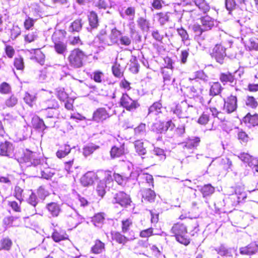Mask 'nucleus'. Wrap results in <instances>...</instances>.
Wrapping results in <instances>:
<instances>
[{
	"instance_id": "f257e3e1",
	"label": "nucleus",
	"mask_w": 258,
	"mask_h": 258,
	"mask_svg": "<svg viewBox=\"0 0 258 258\" xmlns=\"http://www.w3.org/2000/svg\"><path fill=\"white\" fill-rule=\"evenodd\" d=\"M87 55L85 51L79 47L71 50L67 57L69 65L72 68L80 69L85 65Z\"/></svg>"
},
{
	"instance_id": "f03ea898",
	"label": "nucleus",
	"mask_w": 258,
	"mask_h": 258,
	"mask_svg": "<svg viewBox=\"0 0 258 258\" xmlns=\"http://www.w3.org/2000/svg\"><path fill=\"white\" fill-rule=\"evenodd\" d=\"M66 35V32L64 30H59L55 31L52 35L51 39L54 44L53 48L58 54L63 55L67 51V44L63 41Z\"/></svg>"
},
{
	"instance_id": "7ed1b4c3",
	"label": "nucleus",
	"mask_w": 258,
	"mask_h": 258,
	"mask_svg": "<svg viewBox=\"0 0 258 258\" xmlns=\"http://www.w3.org/2000/svg\"><path fill=\"white\" fill-rule=\"evenodd\" d=\"M113 184V180L111 172L108 171L105 177L97 182L96 185L95 191L97 196L101 199L103 198Z\"/></svg>"
},
{
	"instance_id": "20e7f679",
	"label": "nucleus",
	"mask_w": 258,
	"mask_h": 258,
	"mask_svg": "<svg viewBox=\"0 0 258 258\" xmlns=\"http://www.w3.org/2000/svg\"><path fill=\"white\" fill-rule=\"evenodd\" d=\"M18 161L21 163H26L29 166H36L41 164V159L38 154L29 149H26L18 157Z\"/></svg>"
},
{
	"instance_id": "39448f33",
	"label": "nucleus",
	"mask_w": 258,
	"mask_h": 258,
	"mask_svg": "<svg viewBox=\"0 0 258 258\" xmlns=\"http://www.w3.org/2000/svg\"><path fill=\"white\" fill-rule=\"evenodd\" d=\"M119 106L128 111H134L140 107L137 99H133L128 94H122L119 101Z\"/></svg>"
},
{
	"instance_id": "423d86ee",
	"label": "nucleus",
	"mask_w": 258,
	"mask_h": 258,
	"mask_svg": "<svg viewBox=\"0 0 258 258\" xmlns=\"http://www.w3.org/2000/svg\"><path fill=\"white\" fill-rule=\"evenodd\" d=\"M115 203L119 204L122 207L134 209L136 207L131 201L129 195L123 191L116 193L113 197Z\"/></svg>"
},
{
	"instance_id": "0eeeda50",
	"label": "nucleus",
	"mask_w": 258,
	"mask_h": 258,
	"mask_svg": "<svg viewBox=\"0 0 258 258\" xmlns=\"http://www.w3.org/2000/svg\"><path fill=\"white\" fill-rule=\"evenodd\" d=\"M111 106L106 104L104 106L97 108L93 114L92 120L97 122H102L109 118L111 114Z\"/></svg>"
},
{
	"instance_id": "6e6552de",
	"label": "nucleus",
	"mask_w": 258,
	"mask_h": 258,
	"mask_svg": "<svg viewBox=\"0 0 258 258\" xmlns=\"http://www.w3.org/2000/svg\"><path fill=\"white\" fill-rule=\"evenodd\" d=\"M189 108L190 106L186 101H182L178 103L174 108H172L171 111L179 118H187L190 116L191 113Z\"/></svg>"
},
{
	"instance_id": "1a4fd4ad",
	"label": "nucleus",
	"mask_w": 258,
	"mask_h": 258,
	"mask_svg": "<svg viewBox=\"0 0 258 258\" xmlns=\"http://www.w3.org/2000/svg\"><path fill=\"white\" fill-rule=\"evenodd\" d=\"M223 109L228 114L235 112L238 107L237 98L233 94L223 99Z\"/></svg>"
},
{
	"instance_id": "9d476101",
	"label": "nucleus",
	"mask_w": 258,
	"mask_h": 258,
	"mask_svg": "<svg viewBox=\"0 0 258 258\" xmlns=\"http://www.w3.org/2000/svg\"><path fill=\"white\" fill-rule=\"evenodd\" d=\"M15 146L8 141L0 143V155L8 157H12L14 155Z\"/></svg>"
},
{
	"instance_id": "9b49d317",
	"label": "nucleus",
	"mask_w": 258,
	"mask_h": 258,
	"mask_svg": "<svg viewBox=\"0 0 258 258\" xmlns=\"http://www.w3.org/2000/svg\"><path fill=\"white\" fill-rule=\"evenodd\" d=\"M205 82L204 81H196L193 85L190 87V92L194 97L200 98L203 99V95L206 90L205 89Z\"/></svg>"
},
{
	"instance_id": "f8f14e48",
	"label": "nucleus",
	"mask_w": 258,
	"mask_h": 258,
	"mask_svg": "<svg viewBox=\"0 0 258 258\" xmlns=\"http://www.w3.org/2000/svg\"><path fill=\"white\" fill-rule=\"evenodd\" d=\"M211 55L217 62L222 63L226 56L225 48L221 44H216L212 49Z\"/></svg>"
},
{
	"instance_id": "ddd939ff",
	"label": "nucleus",
	"mask_w": 258,
	"mask_h": 258,
	"mask_svg": "<svg viewBox=\"0 0 258 258\" xmlns=\"http://www.w3.org/2000/svg\"><path fill=\"white\" fill-rule=\"evenodd\" d=\"M125 154V144L124 143H119L112 146L110 151V155L111 159L118 158Z\"/></svg>"
},
{
	"instance_id": "4468645a",
	"label": "nucleus",
	"mask_w": 258,
	"mask_h": 258,
	"mask_svg": "<svg viewBox=\"0 0 258 258\" xmlns=\"http://www.w3.org/2000/svg\"><path fill=\"white\" fill-rule=\"evenodd\" d=\"M237 71L234 73H230L229 72L221 73L219 75V80L220 82L224 85L227 84H236V79L235 76V74Z\"/></svg>"
},
{
	"instance_id": "2eb2a0df",
	"label": "nucleus",
	"mask_w": 258,
	"mask_h": 258,
	"mask_svg": "<svg viewBox=\"0 0 258 258\" xmlns=\"http://www.w3.org/2000/svg\"><path fill=\"white\" fill-rule=\"evenodd\" d=\"M141 192L142 200L149 202H153L155 201L156 195L155 191L151 189V187L142 188Z\"/></svg>"
},
{
	"instance_id": "dca6fc26",
	"label": "nucleus",
	"mask_w": 258,
	"mask_h": 258,
	"mask_svg": "<svg viewBox=\"0 0 258 258\" xmlns=\"http://www.w3.org/2000/svg\"><path fill=\"white\" fill-rule=\"evenodd\" d=\"M202 26L205 30H211L215 26V20L208 15H205L200 18Z\"/></svg>"
},
{
	"instance_id": "f3484780",
	"label": "nucleus",
	"mask_w": 258,
	"mask_h": 258,
	"mask_svg": "<svg viewBox=\"0 0 258 258\" xmlns=\"http://www.w3.org/2000/svg\"><path fill=\"white\" fill-rule=\"evenodd\" d=\"M96 174L92 171L86 173L80 179V182L84 186H88L93 184Z\"/></svg>"
},
{
	"instance_id": "a211bd4d",
	"label": "nucleus",
	"mask_w": 258,
	"mask_h": 258,
	"mask_svg": "<svg viewBox=\"0 0 258 258\" xmlns=\"http://www.w3.org/2000/svg\"><path fill=\"white\" fill-rule=\"evenodd\" d=\"M243 121L245 124L249 126H254L258 125V114H251L248 113L243 118Z\"/></svg>"
},
{
	"instance_id": "6ab92c4d",
	"label": "nucleus",
	"mask_w": 258,
	"mask_h": 258,
	"mask_svg": "<svg viewBox=\"0 0 258 258\" xmlns=\"http://www.w3.org/2000/svg\"><path fill=\"white\" fill-rule=\"evenodd\" d=\"M19 98L16 94H12L8 97L4 101L6 108H13L18 104Z\"/></svg>"
},
{
	"instance_id": "aec40b11",
	"label": "nucleus",
	"mask_w": 258,
	"mask_h": 258,
	"mask_svg": "<svg viewBox=\"0 0 258 258\" xmlns=\"http://www.w3.org/2000/svg\"><path fill=\"white\" fill-rule=\"evenodd\" d=\"M142 180L141 186L142 188L147 187H154V178L153 176L149 173H143L142 175Z\"/></svg>"
},
{
	"instance_id": "412c9836",
	"label": "nucleus",
	"mask_w": 258,
	"mask_h": 258,
	"mask_svg": "<svg viewBox=\"0 0 258 258\" xmlns=\"http://www.w3.org/2000/svg\"><path fill=\"white\" fill-rule=\"evenodd\" d=\"M88 19L90 26L92 29L97 28L99 26V19L97 13L91 11L89 12L88 16Z\"/></svg>"
},
{
	"instance_id": "4be33fe9",
	"label": "nucleus",
	"mask_w": 258,
	"mask_h": 258,
	"mask_svg": "<svg viewBox=\"0 0 258 258\" xmlns=\"http://www.w3.org/2000/svg\"><path fill=\"white\" fill-rule=\"evenodd\" d=\"M200 142L201 139L199 137H195L189 138L184 143V147L187 149L197 148L199 146Z\"/></svg>"
},
{
	"instance_id": "5701e85b",
	"label": "nucleus",
	"mask_w": 258,
	"mask_h": 258,
	"mask_svg": "<svg viewBox=\"0 0 258 258\" xmlns=\"http://www.w3.org/2000/svg\"><path fill=\"white\" fill-rule=\"evenodd\" d=\"M258 249L257 244L251 243L245 247L240 248V253L242 254L251 255L254 253Z\"/></svg>"
},
{
	"instance_id": "b1692460",
	"label": "nucleus",
	"mask_w": 258,
	"mask_h": 258,
	"mask_svg": "<svg viewBox=\"0 0 258 258\" xmlns=\"http://www.w3.org/2000/svg\"><path fill=\"white\" fill-rule=\"evenodd\" d=\"M152 131L157 134H162L167 131L165 122L159 120L155 122L152 127Z\"/></svg>"
},
{
	"instance_id": "393cba45",
	"label": "nucleus",
	"mask_w": 258,
	"mask_h": 258,
	"mask_svg": "<svg viewBox=\"0 0 258 258\" xmlns=\"http://www.w3.org/2000/svg\"><path fill=\"white\" fill-rule=\"evenodd\" d=\"M171 232L175 236L179 234H186V227L182 224L177 223L173 226L171 229Z\"/></svg>"
},
{
	"instance_id": "a878e982",
	"label": "nucleus",
	"mask_w": 258,
	"mask_h": 258,
	"mask_svg": "<svg viewBox=\"0 0 258 258\" xmlns=\"http://www.w3.org/2000/svg\"><path fill=\"white\" fill-rule=\"evenodd\" d=\"M32 125L34 128L41 131L45 130L47 127L44 121L38 116L34 117L32 118Z\"/></svg>"
},
{
	"instance_id": "bb28decb",
	"label": "nucleus",
	"mask_w": 258,
	"mask_h": 258,
	"mask_svg": "<svg viewBox=\"0 0 258 258\" xmlns=\"http://www.w3.org/2000/svg\"><path fill=\"white\" fill-rule=\"evenodd\" d=\"M155 17L161 26L164 25L169 21V12H158Z\"/></svg>"
},
{
	"instance_id": "cd10ccee",
	"label": "nucleus",
	"mask_w": 258,
	"mask_h": 258,
	"mask_svg": "<svg viewBox=\"0 0 258 258\" xmlns=\"http://www.w3.org/2000/svg\"><path fill=\"white\" fill-rule=\"evenodd\" d=\"M71 148L67 144H64L63 146L60 147L59 149L56 152V156L58 158L61 159L64 158L71 151Z\"/></svg>"
},
{
	"instance_id": "c85d7f7f",
	"label": "nucleus",
	"mask_w": 258,
	"mask_h": 258,
	"mask_svg": "<svg viewBox=\"0 0 258 258\" xmlns=\"http://www.w3.org/2000/svg\"><path fill=\"white\" fill-rule=\"evenodd\" d=\"M37 97L35 94L27 92L25 93L24 100V102L30 107H33L35 104Z\"/></svg>"
},
{
	"instance_id": "c756f323",
	"label": "nucleus",
	"mask_w": 258,
	"mask_h": 258,
	"mask_svg": "<svg viewBox=\"0 0 258 258\" xmlns=\"http://www.w3.org/2000/svg\"><path fill=\"white\" fill-rule=\"evenodd\" d=\"M245 105L252 109H255L258 107V101L253 96L248 95L245 99Z\"/></svg>"
},
{
	"instance_id": "7c9ffc66",
	"label": "nucleus",
	"mask_w": 258,
	"mask_h": 258,
	"mask_svg": "<svg viewBox=\"0 0 258 258\" xmlns=\"http://www.w3.org/2000/svg\"><path fill=\"white\" fill-rule=\"evenodd\" d=\"M207 109H209L214 117L218 118L221 122L226 121V117L224 116L223 113L219 111L216 107L210 106Z\"/></svg>"
},
{
	"instance_id": "2f4dec72",
	"label": "nucleus",
	"mask_w": 258,
	"mask_h": 258,
	"mask_svg": "<svg viewBox=\"0 0 258 258\" xmlns=\"http://www.w3.org/2000/svg\"><path fill=\"white\" fill-rule=\"evenodd\" d=\"M136 152L140 155H144L147 153V150L144 147L143 142L141 140L136 141L134 143Z\"/></svg>"
},
{
	"instance_id": "473e14b6",
	"label": "nucleus",
	"mask_w": 258,
	"mask_h": 258,
	"mask_svg": "<svg viewBox=\"0 0 258 258\" xmlns=\"http://www.w3.org/2000/svg\"><path fill=\"white\" fill-rule=\"evenodd\" d=\"M69 236L65 232H58L55 230L52 235L53 240L56 242H58L61 240L68 239Z\"/></svg>"
},
{
	"instance_id": "72a5a7b5",
	"label": "nucleus",
	"mask_w": 258,
	"mask_h": 258,
	"mask_svg": "<svg viewBox=\"0 0 258 258\" xmlns=\"http://www.w3.org/2000/svg\"><path fill=\"white\" fill-rule=\"evenodd\" d=\"M244 4V0H226L225 6L226 9L231 11L235 9L237 6Z\"/></svg>"
},
{
	"instance_id": "f704fd0d",
	"label": "nucleus",
	"mask_w": 258,
	"mask_h": 258,
	"mask_svg": "<svg viewBox=\"0 0 258 258\" xmlns=\"http://www.w3.org/2000/svg\"><path fill=\"white\" fill-rule=\"evenodd\" d=\"M195 5L204 13L209 11L210 7L209 4L205 0H195Z\"/></svg>"
},
{
	"instance_id": "c9c22d12",
	"label": "nucleus",
	"mask_w": 258,
	"mask_h": 258,
	"mask_svg": "<svg viewBox=\"0 0 258 258\" xmlns=\"http://www.w3.org/2000/svg\"><path fill=\"white\" fill-rule=\"evenodd\" d=\"M222 88L220 83L214 82L211 86L209 94L212 96L218 95L221 93Z\"/></svg>"
},
{
	"instance_id": "e433bc0d",
	"label": "nucleus",
	"mask_w": 258,
	"mask_h": 258,
	"mask_svg": "<svg viewBox=\"0 0 258 258\" xmlns=\"http://www.w3.org/2000/svg\"><path fill=\"white\" fill-rule=\"evenodd\" d=\"M162 108V104L161 102L159 101H156L154 102L148 109V113L151 114H158V113L161 112V109Z\"/></svg>"
},
{
	"instance_id": "4c0bfd02",
	"label": "nucleus",
	"mask_w": 258,
	"mask_h": 258,
	"mask_svg": "<svg viewBox=\"0 0 258 258\" xmlns=\"http://www.w3.org/2000/svg\"><path fill=\"white\" fill-rule=\"evenodd\" d=\"M33 50L34 51V55L32 56V58L40 64H43L45 61V55L44 53L39 48L34 49Z\"/></svg>"
},
{
	"instance_id": "58836bf2",
	"label": "nucleus",
	"mask_w": 258,
	"mask_h": 258,
	"mask_svg": "<svg viewBox=\"0 0 258 258\" xmlns=\"http://www.w3.org/2000/svg\"><path fill=\"white\" fill-rule=\"evenodd\" d=\"M245 47L250 51L258 50V39L255 37H252L249 39L246 43Z\"/></svg>"
},
{
	"instance_id": "ea45409f",
	"label": "nucleus",
	"mask_w": 258,
	"mask_h": 258,
	"mask_svg": "<svg viewBox=\"0 0 258 258\" xmlns=\"http://www.w3.org/2000/svg\"><path fill=\"white\" fill-rule=\"evenodd\" d=\"M204 197H206L212 195L215 192V187L211 184H205L200 189Z\"/></svg>"
},
{
	"instance_id": "a19ab883",
	"label": "nucleus",
	"mask_w": 258,
	"mask_h": 258,
	"mask_svg": "<svg viewBox=\"0 0 258 258\" xmlns=\"http://www.w3.org/2000/svg\"><path fill=\"white\" fill-rule=\"evenodd\" d=\"M83 26L82 19L78 18L74 20L70 25V29L72 32H80Z\"/></svg>"
},
{
	"instance_id": "79ce46f5",
	"label": "nucleus",
	"mask_w": 258,
	"mask_h": 258,
	"mask_svg": "<svg viewBox=\"0 0 258 258\" xmlns=\"http://www.w3.org/2000/svg\"><path fill=\"white\" fill-rule=\"evenodd\" d=\"M111 71L114 77L117 78H121L123 77L124 73L121 70L120 64L118 63L116 61L112 66Z\"/></svg>"
},
{
	"instance_id": "37998d69",
	"label": "nucleus",
	"mask_w": 258,
	"mask_h": 258,
	"mask_svg": "<svg viewBox=\"0 0 258 258\" xmlns=\"http://www.w3.org/2000/svg\"><path fill=\"white\" fill-rule=\"evenodd\" d=\"M104 248V243L99 240H96L94 245L92 247L91 251L93 253L97 254L102 252Z\"/></svg>"
},
{
	"instance_id": "c03bdc74",
	"label": "nucleus",
	"mask_w": 258,
	"mask_h": 258,
	"mask_svg": "<svg viewBox=\"0 0 258 258\" xmlns=\"http://www.w3.org/2000/svg\"><path fill=\"white\" fill-rule=\"evenodd\" d=\"M178 34L181 38V41L185 44L187 41L190 40L189 34L187 31L183 27H181L176 29Z\"/></svg>"
},
{
	"instance_id": "a18cd8bd",
	"label": "nucleus",
	"mask_w": 258,
	"mask_h": 258,
	"mask_svg": "<svg viewBox=\"0 0 258 258\" xmlns=\"http://www.w3.org/2000/svg\"><path fill=\"white\" fill-rule=\"evenodd\" d=\"M137 23L139 27L144 31H148L150 29V23L145 18L141 17L137 20Z\"/></svg>"
},
{
	"instance_id": "49530a36",
	"label": "nucleus",
	"mask_w": 258,
	"mask_h": 258,
	"mask_svg": "<svg viewBox=\"0 0 258 258\" xmlns=\"http://www.w3.org/2000/svg\"><path fill=\"white\" fill-rule=\"evenodd\" d=\"M14 196L19 201H22L23 200V198L24 197V189L19 184H17L15 186Z\"/></svg>"
},
{
	"instance_id": "de8ad7c7",
	"label": "nucleus",
	"mask_w": 258,
	"mask_h": 258,
	"mask_svg": "<svg viewBox=\"0 0 258 258\" xmlns=\"http://www.w3.org/2000/svg\"><path fill=\"white\" fill-rule=\"evenodd\" d=\"M99 12L105 11L110 7L109 2L107 0H98L94 4Z\"/></svg>"
},
{
	"instance_id": "09e8293b",
	"label": "nucleus",
	"mask_w": 258,
	"mask_h": 258,
	"mask_svg": "<svg viewBox=\"0 0 258 258\" xmlns=\"http://www.w3.org/2000/svg\"><path fill=\"white\" fill-rule=\"evenodd\" d=\"M237 139L241 144H247L250 141V137L244 131H239L237 133Z\"/></svg>"
},
{
	"instance_id": "8fccbe9b",
	"label": "nucleus",
	"mask_w": 258,
	"mask_h": 258,
	"mask_svg": "<svg viewBox=\"0 0 258 258\" xmlns=\"http://www.w3.org/2000/svg\"><path fill=\"white\" fill-rule=\"evenodd\" d=\"M192 31L196 37H202V34L206 31L202 25L198 24H194L191 26Z\"/></svg>"
},
{
	"instance_id": "3c124183",
	"label": "nucleus",
	"mask_w": 258,
	"mask_h": 258,
	"mask_svg": "<svg viewBox=\"0 0 258 258\" xmlns=\"http://www.w3.org/2000/svg\"><path fill=\"white\" fill-rule=\"evenodd\" d=\"M111 235L112 239L119 243L124 244L127 241V238L118 232H112Z\"/></svg>"
},
{
	"instance_id": "603ef678",
	"label": "nucleus",
	"mask_w": 258,
	"mask_h": 258,
	"mask_svg": "<svg viewBox=\"0 0 258 258\" xmlns=\"http://www.w3.org/2000/svg\"><path fill=\"white\" fill-rule=\"evenodd\" d=\"M54 174V169L49 167L44 168L41 172V177L47 180L51 179Z\"/></svg>"
},
{
	"instance_id": "864d4df0",
	"label": "nucleus",
	"mask_w": 258,
	"mask_h": 258,
	"mask_svg": "<svg viewBox=\"0 0 258 258\" xmlns=\"http://www.w3.org/2000/svg\"><path fill=\"white\" fill-rule=\"evenodd\" d=\"M121 32L114 28L111 30L110 39L113 43H117L121 36Z\"/></svg>"
},
{
	"instance_id": "5fc2aeb1",
	"label": "nucleus",
	"mask_w": 258,
	"mask_h": 258,
	"mask_svg": "<svg viewBox=\"0 0 258 258\" xmlns=\"http://www.w3.org/2000/svg\"><path fill=\"white\" fill-rule=\"evenodd\" d=\"M14 65L17 70H23L25 67L23 58L21 56L16 57L14 60Z\"/></svg>"
},
{
	"instance_id": "6e6d98bb",
	"label": "nucleus",
	"mask_w": 258,
	"mask_h": 258,
	"mask_svg": "<svg viewBox=\"0 0 258 258\" xmlns=\"http://www.w3.org/2000/svg\"><path fill=\"white\" fill-rule=\"evenodd\" d=\"M104 75L103 72L97 70L93 72L91 79L97 83H101L102 82V78Z\"/></svg>"
},
{
	"instance_id": "4d7b16f0",
	"label": "nucleus",
	"mask_w": 258,
	"mask_h": 258,
	"mask_svg": "<svg viewBox=\"0 0 258 258\" xmlns=\"http://www.w3.org/2000/svg\"><path fill=\"white\" fill-rule=\"evenodd\" d=\"M162 73L163 75V81L164 85H168L171 83V76L173 73V70L166 71L164 70H162Z\"/></svg>"
},
{
	"instance_id": "13d9d810",
	"label": "nucleus",
	"mask_w": 258,
	"mask_h": 258,
	"mask_svg": "<svg viewBox=\"0 0 258 258\" xmlns=\"http://www.w3.org/2000/svg\"><path fill=\"white\" fill-rule=\"evenodd\" d=\"M12 91V88L11 85L6 82H2L0 84V94H8Z\"/></svg>"
},
{
	"instance_id": "bf43d9fd",
	"label": "nucleus",
	"mask_w": 258,
	"mask_h": 258,
	"mask_svg": "<svg viewBox=\"0 0 258 258\" xmlns=\"http://www.w3.org/2000/svg\"><path fill=\"white\" fill-rule=\"evenodd\" d=\"M21 34V29L17 25H14L10 30V37L13 40L16 38Z\"/></svg>"
},
{
	"instance_id": "052dcab7",
	"label": "nucleus",
	"mask_w": 258,
	"mask_h": 258,
	"mask_svg": "<svg viewBox=\"0 0 258 258\" xmlns=\"http://www.w3.org/2000/svg\"><path fill=\"white\" fill-rule=\"evenodd\" d=\"M174 133L178 136L183 135L185 133V127L184 124L179 120L175 125L174 128Z\"/></svg>"
},
{
	"instance_id": "680f3d73",
	"label": "nucleus",
	"mask_w": 258,
	"mask_h": 258,
	"mask_svg": "<svg viewBox=\"0 0 258 258\" xmlns=\"http://www.w3.org/2000/svg\"><path fill=\"white\" fill-rule=\"evenodd\" d=\"M210 120V115L208 112L204 111L199 117L198 122L202 125L207 124Z\"/></svg>"
},
{
	"instance_id": "e2e57ef3",
	"label": "nucleus",
	"mask_w": 258,
	"mask_h": 258,
	"mask_svg": "<svg viewBox=\"0 0 258 258\" xmlns=\"http://www.w3.org/2000/svg\"><path fill=\"white\" fill-rule=\"evenodd\" d=\"M74 168V158L64 162V169L68 173L73 172Z\"/></svg>"
},
{
	"instance_id": "0e129e2a",
	"label": "nucleus",
	"mask_w": 258,
	"mask_h": 258,
	"mask_svg": "<svg viewBox=\"0 0 258 258\" xmlns=\"http://www.w3.org/2000/svg\"><path fill=\"white\" fill-rule=\"evenodd\" d=\"M38 38L37 32H32L28 33L24 36V40L28 43H31L34 41Z\"/></svg>"
},
{
	"instance_id": "69168bd1",
	"label": "nucleus",
	"mask_w": 258,
	"mask_h": 258,
	"mask_svg": "<svg viewBox=\"0 0 258 258\" xmlns=\"http://www.w3.org/2000/svg\"><path fill=\"white\" fill-rule=\"evenodd\" d=\"M35 23V20L29 17H27L24 21V27L27 30L32 28Z\"/></svg>"
},
{
	"instance_id": "338daca9",
	"label": "nucleus",
	"mask_w": 258,
	"mask_h": 258,
	"mask_svg": "<svg viewBox=\"0 0 258 258\" xmlns=\"http://www.w3.org/2000/svg\"><path fill=\"white\" fill-rule=\"evenodd\" d=\"M119 87L123 90L129 91L131 90V83L125 78L122 79L119 82Z\"/></svg>"
},
{
	"instance_id": "774afa93",
	"label": "nucleus",
	"mask_w": 258,
	"mask_h": 258,
	"mask_svg": "<svg viewBox=\"0 0 258 258\" xmlns=\"http://www.w3.org/2000/svg\"><path fill=\"white\" fill-rule=\"evenodd\" d=\"M56 96L57 98L61 101L64 102L70 97L68 94L64 91L63 89L57 90L56 91Z\"/></svg>"
}]
</instances>
